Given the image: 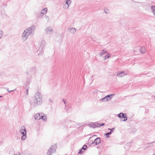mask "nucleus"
I'll return each mask as SVG.
<instances>
[{
    "label": "nucleus",
    "mask_w": 155,
    "mask_h": 155,
    "mask_svg": "<svg viewBox=\"0 0 155 155\" xmlns=\"http://www.w3.org/2000/svg\"><path fill=\"white\" fill-rule=\"evenodd\" d=\"M35 29V26L34 25H32L25 29L22 35V40L24 41H26L30 35L34 33Z\"/></svg>",
    "instance_id": "nucleus-1"
},
{
    "label": "nucleus",
    "mask_w": 155,
    "mask_h": 155,
    "mask_svg": "<svg viewBox=\"0 0 155 155\" xmlns=\"http://www.w3.org/2000/svg\"><path fill=\"white\" fill-rule=\"evenodd\" d=\"M42 95L40 93L37 92L35 96L33 102H30L31 107H33L38 105H40L42 104Z\"/></svg>",
    "instance_id": "nucleus-2"
},
{
    "label": "nucleus",
    "mask_w": 155,
    "mask_h": 155,
    "mask_svg": "<svg viewBox=\"0 0 155 155\" xmlns=\"http://www.w3.org/2000/svg\"><path fill=\"white\" fill-rule=\"evenodd\" d=\"M45 44V41L44 40H42L41 42L39 43L38 45L39 48L38 50V51L39 52V53H38V55H40L43 53Z\"/></svg>",
    "instance_id": "nucleus-3"
},
{
    "label": "nucleus",
    "mask_w": 155,
    "mask_h": 155,
    "mask_svg": "<svg viewBox=\"0 0 155 155\" xmlns=\"http://www.w3.org/2000/svg\"><path fill=\"white\" fill-rule=\"evenodd\" d=\"M57 148V146L56 145L51 146L48 151L47 152L48 155H51V154L53 152H55Z\"/></svg>",
    "instance_id": "nucleus-4"
},
{
    "label": "nucleus",
    "mask_w": 155,
    "mask_h": 155,
    "mask_svg": "<svg viewBox=\"0 0 155 155\" xmlns=\"http://www.w3.org/2000/svg\"><path fill=\"white\" fill-rule=\"evenodd\" d=\"M115 94H110L106 96L105 97L102 98L101 100L103 101L107 102L109 101L112 97L113 95H114Z\"/></svg>",
    "instance_id": "nucleus-5"
},
{
    "label": "nucleus",
    "mask_w": 155,
    "mask_h": 155,
    "mask_svg": "<svg viewBox=\"0 0 155 155\" xmlns=\"http://www.w3.org/2000/svg\"><path fill=\"white\" fill-rule=\"evenodd\" d=\"M45 32L46 34H50L53 31V30L51 27H48L45 29Z\"/></svg>",
    "instance_id": "nucleus-6"
},
{
    "label": "nucleus",
    "mask_w": 155,
    "mask_h": 155,
    "mask_svg": "<svg viewBox=\"0 0 155 155\" xmlns=\"http://www.w3.org/2000/svg\"><path fill=\"white\" fill-rule=\"evenodd\" d=\"M20 132L22 134V135L26 134V131L25 126H23L21 127L20 129Z\"/></svg>",
    "instance_id": "nucleus-7"
},
{
    "label": "nucleus",
    "mask_w": 155,
    "mask_h": 155,
    "mask_svg": "<svg viewBox=\"0 0 155 155\" xmlns=\"http://www.w3.org/2000/svg\"><path fill=\"white\" fill-rule=\"evenodd\" d=\"M127 74V72L123 71L120 73H118L117 75L119 77H121Z\"/></svg>",
    "instance_id": "nucleus-8"
},
{
    "label": "nucleus",
    "mask_w": 155,
    "mask_h": 155,
    "mask_svg": "<svg viewBox=\"0 0 155 155\" xmlns=\"http://www.w3.org/2000/svg\"><path fill=\"white\" fill-rule=\"evenodd\" d=\"M101 139L100 137H97L95 139L94 141L92 142V144H95V145L98 144L100 142Z\"/></svg>",
    "instance_id": "nucleus-9"
},
{
    "label": "nucleus",
    "mask_w": 155,
    "mask_h": 155,
    "mask_svg": "<svg viewBox=\"0 0 155 155\" xmlns=\"http://www.w3.org/2000/svg\"><path fill=\"white\" fill-rule=\"evenodd\" d=\"M67 31L72 34H74L76 31V29L73 28H69L67 29Z\"/></svg>",
    "instance_id": "nucleus-10"
},
{
    "label": "nucleus",
    "mask_w": 155,
    "mask_h": 155,
    "mask_svg": "<svg viewBox=\"0 0 155 155\" xmlns=\"http://www.w3.org/2000/svg\"><path fill=\"white\" fill-rule=\"evenodd\" d=\"M48 9L47 8H45L42 9L40 13V15L42 16L44 14H45L47 12Z\"/></svg>",
    "instance_id": "nucleus-11"
},
{
    "label": "nucleus",
    "mask_w": 155,
    "mask_h": 155,
    "mask_svg": "<svg viewBox=\"0 0 155 155\" xmlns=\"http://www.w3.org/2000/svg\"><path fill=\"white\" fill-rule=\"evenodd\" d=\"M126 114L123 113H120V114H118L117 115V116L120 118H124L125 117V115H126Z\"/></svg>",
    "instance_id": "nucleus-12"
},
{
    "label": "nucleus",
    "mask_w": 155,
    "mask_h": 155,
    "mask_svg": "<svg viewBox=\"0 0 155 155\" xmlns=\"http://www.w3.org/2000/svg\"><path fill=\"white\" fill-rule=\"evenodd\" d=\"M140 51L141 53L144 54L146 53V50L145 48L143 46L140 49Z\"/></svg>",
    "instance_id": "nucleus-13"
},
{
    "label": "nucleus",
    "mask_w": 155,
    "mask_h": 155,
    "mask_svg": "<svg viewBox=\"0 0 155 155\" xmlns=\"http://www.w3.org/2000/svg\"><path fill=\"white\" fill-rule=\"evenodd\" d=\"M107 53L108 51L105 50V49H104L101 52L100 54L99 55L100 56V57H101L104 54Z\"/></svg>",
    "instance_id": "nucleus-14"
},
{
    "label": "nucleus",
    "mask_w": 155,
    "mask_h": 155,
    "mask_svg": "<svg viewBox=\"0 0 155 155\" xmlns=\"http://www.w3.org/2000/svg\"><path fill=\"white\" fill-rule=\"evenodd\" d=\"M31 80V78H27L26 80V83L25 84V85L26 87L29 86L30 82Z\"/></svg>",
    "instance_id": "nucleus-15"
},
{
    "label": "nucleus",
    "mask_w": 155,
    "mask_h": 155,
    "mask_svg": "<svg viewBox=\"0 0 155 155\" xmlns=\"http://www.w3.org/2000/svg\"><path fill=\"white\" fill-rule=\"evenodd\" d=\"M34 117L36 120H38L40 119L39 118L40 117V114H36L34 116Z\"/></svg>",
    "instance_id": "nucleus-16"
},
{
    "label": "nucleus",
    "mask_w": 155,
    "mask_h": 155,
    "mask_svg": "<svg viewBox=\"0 0 155 155\" xmlns=\"http://www.w3.org/2000/svg\"><path fill=\"white\" fill-rule=\"evenodd\" d=\"M40 119H42L44 121H45L47 119V117L46 116H43L40 115V117L39 118Z\"/></svg>",
    "instance_id": "nucleus-17"
},
{
    "label": "nucleus",
    "mask_w": 155,
    "mask_h": 155,
    "mask_svg": "<svg viewBox=\"0 0 155 155\" xmlns=\"http://www.w3.org/2000/svg\"><path fill=\"white\" fill-rule=\"evenodd\" d=\"M71 3V1L70 0H68L66 1V4L68 5V8L70 5Z\"/></svg>",
    "instance_id": "nucleus-18"
},
{
    "label": "nucleus",
    "mask_w": 155,
    "mask_h": 155,
    "mask_svg": "<svg viewBox=\"0 0 155 155\" xmlns=\"http://www.w3.org/2000/svg\"><path fill=\"white\" fill-rule=\"evenodd\" d=\"M110 54H108L104 56V60H105L107 58H109L110 57Z\"/></svg>",
    "instance_id": "nucleus-19"
},
{
    "label": "nucleus",
    "mask_w": 155,
    "mask_h": 155,
    "mask_svg": "<svg viewBox=\"0 0 155 155\" xmlns=\"http://www.w3.org/2000/svg\"><path fill=\"white\" fill-rule=\"evenodd\" d=\"M99 127V124L98 123H93V128Z\"/></svg>",
    "instance_id": "nucleus-20"
},
{
    "label": "nucleus",
    "mask_w": 155,
    "mask_h": 155,
    "mask_svg": "<svg viewBox=\"0 0 155 155\" xmlns=\"http://www.w3.org/2000/svg\"><path fill=\"white\" fill-rule=\"evenodd\" d=\"M151 10L153 13H155V6L153 5L151 6Z\"/></svg>",
    "instance_id": "nucleus-21"
},
{
    "label": "nucleus",
    "mask_w": 155,
    "mask_h": 155,
    "mask_svg": "<svg viewBox=\"0 0 155 155\" xmlns=\"http://www.w3.org/2000/svg\"><path fill=\"white\" fill-rule=\"evenodd\" d=\"M26 138V135H23V136L21 137V139L22 140H25Z\"/></svg>",
    "instance_id": "nucleus-22"
},
{
    "label": "nucleus",
    "mask_w": 155,
    "mask_h": 155,
    "mask_svg": "<svg viewBox=\"0 0 155 155\" xmlns=\"http://www.w3.org/2000/svg\"><path fill=\"white\" fill-rule=\"evenodd\" d=\"M44 17L47 20V21H48L49 19V17L46 15H45L44 16Z\"/></svg>",
    "instance_id": "nucleus-23"
},
{
    "label": "nucleus",
    "mask_w": 155,
    "mask_h": 155,
    "mask_svg": "<svg viewBox=\"0 0 155 155\" xmlns=\"http://www.w3.org/2000/svg\"><path fill=\"white\" fill-rule=\"evenodd\" d=\"M124 120H123L122 121H125L127 120V115H125V117L124 118Z\"/></svg>",
    "instance_id": "nucleus-24"
},
{
    "label": "nucleus",
    "mask_w": 155,
    "mask_h": 155,
    "mask_svg": "<svg viewBox=\"0 0 155 155\" xmlns=\"http://www.w3.org/2000/svg\"><path fill=\"white\" fill-rule=\"evenodd\" d=\"M27 87V89L26 90V94L27 95H28V90L29 88V86H28Z\"/></svg>",
    "instance_id": "nucleus-25"
},
{
    "label": "nucleus",
    "mask_w": 155,
    "mask_h": 155,
    "mask_svg": "<svg viewBox=\"0 0 155 155\" xmlns=\"http://www.w3.org/2000/svg\"><path fill=\"white\" fill-rule=\"evenodd\" d=\"M87 148V146L86 145H84L82 147L81 149L83 150H85Z\"/></svg>",
    "instance_id": "nucleus-26"
},
{
    "label": "nucleus",
    "mask_w": 155,
    "mask_h": 155,
    "mask_svg": "<svg viewBox=\"0 0 155 155\" xmlns=\"http://www.w3.org/2000/svg\"><path fill=\"white\" fill-rule=\"evenodd\" d=\"M3 35L2 31L1 30H0V38L2 37Z\"/></svg>",
    "instance_id": "nucleus-27"
},
{
    "label": "nucleus",
    "mask_w": 155,
    "mask_h": 155,
    "mask_svg": "<svg viewBox=\"0 0 155 155\" xmlns=\"http://www.w3.org/2000/svg\"><path fill=\"white\" fill-rule=\"evenodd\" d=\"M109 135H110V134H109V133H106L105 134H104V136H106V137H109Z\"/></svg>",
    "instance_id": "nucleus-28"
},
{
    "label": "nucleus",
    "mask_w": 155,
    "mask_h": 155,
    "mask_svg": "<svg viewBox=\"0 0 155 155\" xmlns=\"http://www.w3.org/2000/svg\"><path fill=\"white\" fill-rule=\"evenodd\" d=\"M88 125L90 127H93V123L89 124H88Z\"/></svg>",
    "instance_id": "nucleus-29"
},
{
    "label": "nucleus",
    "mask_w": 155,
    "mask_h": 155,
    "mask_svg": "<svg viewBox=\"0 0 155 155\" xmlns=\"http://www.w3.org/2000/svg\"><path fill=\"white\" fill-rule=\"evenodd\" d=\"M104 123L99 124V127L100 126H104Z\"/></svg>",
    "instance_id": "nucleus-30"
},
{
    "label": "nucleus",
    "mask_w": 155,
    "mask_h": 155,
    "mask_svg": "<svg viewBox=\"0 0 155 155\" xmlns=\"http://www.w3.org/2000/svg\"><path fill=\"white\" fill-rule=\"evenodd\" d=\"M114 129H115V128L114 127V128H112L111 129L108 128V130H110V131H112V132H113V130H114Z\"/></svg>",
    "instance_id": "nucleus-31"
},
{
    "label": "nucleus",
    "mask_w": 155,
    "mask_h": 155,
    "mask_svg": "<svg viewBox=\"0 0 155 155\" xmlns=\"http://www.w3.org/2000/svg\"><path fill=\"white\" fill-rule=\"evenodd\" d=\"M7 90L8 92H12V91H14V90H12L11 91H9V89L8 88H7Z\"/></svg>",
    "instance_id": "nucleus-32"
},
{
    "label": "nucleus",
    "mask_w": 155,
    "mask_h": 155,
    "mask_svg": "<svg viewBox=\"0 0 155 155\" xmlns=\"http://www.w3.org/2000/svg\"><path fill=\"white\" fill-rule=\"evenodd\" d=\"M83 152V151H82V149H81V150H80L79 152H78V153H81L82 152Z\"/></svg>",
    "instance_id": "nucleus-33"
},
{
    "label": "nucleus",
    "mask_w": 155,
    "mask_h": 155,
    "mask_svg": "<svg viewBox=\"0 0 155 155\" xmlns=\"http://www.w3.org/2000/svg\"><path fill=\"white\" fill-rule=\"evenodd\" d=\"M153 143H155V141L147 143V144H152Z\"/></svg>",
    "instance_id": "nucleus-34"
},
{
    "label": "nucleus",
    "mask_w": 155,
    "mask_h": 155,
    "mask_svg": "<svg viewBox=\"0 0 155 155\" xmlns=\"http://www.w3.org/2000/svg\"><path fill=\"white\" fill-rule=\"evenodd\" d=\"M62 101L64 103V104H66L65 101L64 99H62Z\"/></svg>",
    "instance_id": "nucleus-35"
},
{
    "label": "nucleus",
    "mask_w": 155,
    "mask_h": 155,
    "mask_svg": "<svg viewBox=\"0 0 155 155\" xmlns=\"http://www.w3.org/2000/svg\"><path fill=\"white\" fill-rule=\"evenodd\" d=\"M49 101L51 103L52 102V101L51 98L49 99Z\"/></svg>",
    "instance_id": "nucleus-36"
},
{
    "label": "nucleus",
    "mask_w": 155,
    "mask_h": 155,
    "mask_svg": "<svg viewBox=\"0 0 155 155\" xmlns=\"http://www.w3.org/2000/svg\"><path fill=\"white\" fill-rule=\"evenodd\" d=\"M20 153H18V154H14V155H20Z\"/></svg>",
    "instance_id": "nucleus-37"
},
{
    "label": "nucleus",
    "mask_w": 155,
    "mask_h": 155,
    "mask_svg": "<svg viewBox=\"0 0 155 155\" xmlns=\"http://www.w3.org/2000/svg\"><path fill=\"white\" fill-rule=\"evenodd\" d=\"M112 131H110L109 132H108L110 135L112 133Z\"/></svg>",
    "instance_id": "nucleus-38"
},
{
    "label": "nucleus",
    "mask_w": 155,
    "mask_h": 155,
    "mask_svg": "<svg viewBox=\"0 0 155 155\" xmlns=\"http://www.w3.org/2000/svg\"><path fill=\"white\" fill-rule=\"evenodd\" d=\"M32 68H33V69H35V67H33Z\"/></svg>",
    "instance_id": "nucleus-39"
},
{
    "label": "nucleus",
    "mask_w": 155,
    "mask_h": 155,
    "mask_svg": "<svg viewBox=\"0 0 155 155\" xmlns=\"http://www.w3.org/2000/svg\"><path fill=\"white\" fill-rule=\"evenodd\" d=\"M137 2V3H140V4L142 3V2Z\"/></svg>",
    "instance_id": "nucleus-40"
},
{
    "label": "nucleus",
    "mask_w": 155,
    "mask_h": 155,
    "mask_svg": "<svg viewBox=\"0 0 155 155\" xmlns=\"http://www.w3.org/2000/svg\"><path fill=\"white\" fill-rule=\"evenodd\" d=\"M94 75H92V78H93V77H94Z\"/></svg>",
    "instance_id": "nucleus-41"
},
{
    "label": "nucleus",
    "mask_w": 155,
    "mask_h": 155,
    "mask_svg": "<svg viewBox=\"0 0 155 155\" xmlns=\"http://www.w3.org/2000/svg\"><path fill=\"white\" fill-rule=\"evenodd\" d=\"M153 155H155V153H153Z\"/></svg>",
    "instance_id": "nucleus-42"
},
{
    "label": "nucleus",
    "mask_w": 155,
    "mask_h": 155,
    "mask_svg": "<svg viewBox=\"0 0 155 155\" xmlns=\"http://www.w3.org/2000/svg\"><path fill=\"white\" fill-rule=\"evenodd\" d=\"M26 73L28 74V72H26Z\"/></svg>",
    "instance_id": "nucleus-43"
},
{
    "label": "nucleus",
    "mask_w": 155,
    "mask_h": 155,
    "mask_svg": "<svg viewBox=\"0 0 155 155\" xmlns=\"http://www.w3.org/2000/svg\"><path fill=\"white\" fill-rule=\"evenodd\" d=\"M2 97V96H0V97Z\"/></svg>",
    "instance_id": "nucleus-44"
}]
</instances>
